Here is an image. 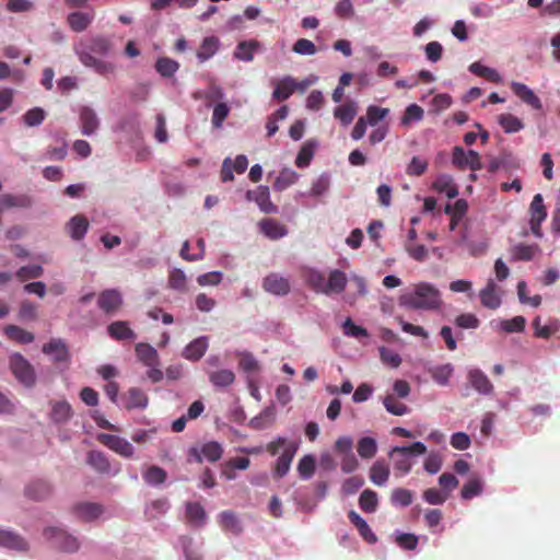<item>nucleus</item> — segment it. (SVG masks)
Listing matches in <instances>:
<instances>
[{
	"label": "nucleus",
	"instance_id": "f257e3e1",
	"mask_svg": "<svg viewBox=\"0 0 560 560\" xmlns=\"http://www.w3.org/2000/svg\"><path fill=\"white\" fill-rule=\"evenodd\" d=\"M400 306L410 310L435 311L442 305L440 291L431 283L420 282L399 296Z\"/></svg>",
	"mask_w": 560,
	"mask_h": 560
},
{
	"label": "nucleus",
	"instance_id": "f03ea898",
	"mask_svg": "<svg viewBox=\"0 0 560 560\" xmlns=\"http://www.w3.org/2000/svg\"><path fill=\"white\" fill-rule=\"evenodd\" d=\"M110 47L112 44L108 38L96 36L91 38L81 49L77 50V54L82 65L94 69L98 74L106 75L114 72V65L94 57L93 54L105 56L109 52Z\"/></svg>",
	"mask_w": 560,
	"mask_h": 560
},
{
	"label": "nucleus",
	"instance_id": "7ed1b4c3",
	"mask_svg": "<svg viewBox=\"0 0 560 560\" xmlns=\"http://www.w3.org/2000/svg\"><path fill=\"white\" fill-rule=\"evenodd\" d=\"M427 452V446L422 442H415L408 446H395L389 455L395 457L394 467L401 474H408L411 470L412 463L409 458L410 455H423Z\"/></svg>",
	"mask_w": 560,
	"mask_h": 560
},
{
	"label": "nucleus",
	"instance_id": "20e7f679",
	"mask_svg": "<svg viewBox=\"0 0 560 560\" xmlns=\"http://www.w3.org/2000/svg\"><path fill=\"white\" fill-rule=\"evenodd\" d=\"M9 363L11 372L22 384L26 387H32L35 384V371L21 353L15 352L11 354Z\"/></svg>",
	"mask_w": 560,
	"mask_h": 560
},
{
	"label": "nucleus",
	"instance_id": "39448f33",
	"mask_svg": "<svg viewBox=\"0 0 560 560\" xmlns=\"http://www.w3.org/2000/svg\"><path fill=\"white\" fill-rule=\"evenodd\" d=\"M452 163L459 170L469 168L471 171H479L482 168L479 153L475 150L465 151L462 147H454Z\"/></svg>",
	"mask_w": 560,
	"mask_h": 560
},
{
	"label": "nucleus",
	"instance_id": "423d86ee",
	"mask_svg": "<svg viewBox=\"0 0 560 560\" xmlns=\"http://www.w3.org/2000/svg\"><path fill=\"white\" fill-rule=\"evenodd\" d=\"M529 225L530 231L536 237H542L541 223L547 218V210L540 194L534 196L529 205Z\"/></svg>",
	"mask_w": 560,
	"mask_h": 560
},
{
	"label": "nucleus",
	"instance_id": "0eeeda50",
	"mask_svg": "<svg viewBox=\"0 0 560 560\" xmlns=\"http://www.w3.org/2000/svg\"><path fill=\"white\" fill-rule=\"evenodd\" d=\"M44 536L47 539L52 540L54 546L63 551L73 552L79 549L77 538L67 534L61 528L48 527L44 530Z\"/></svg>",
	"mask_w": 560,
	"mask_h": 560
},
{
	"label": "nucleus",
	"instance_id": "6e6552de",
	"mask_svg": "<svg viewBox=\"0 0 560 560\" xmlns=\"http://www.w3.org/2000/svg\"><path fill=\"white\" fill-rule=\"evenodd\" d=\"M98 441L122 457L131 458L135 454L132 444L118 435L102 433L98 435Z\"/></svg>",
	"mask_w": 560,
	"mask_h": 560
},
{
	"label": "nucleus",
	"instance_id": "1a4fd4ad",
	"mask_svg": "<svg viewBox=\"0 0 560 560\" xmlns=\"http://www.w3.org/2000/svg\"><path fill=\"white\" fill-rule=\"evenodd\" d=\"M246 199L248 201H255L264 213H277L278 207L270 200V192L267 186H258L254 190L246 192Z\"/></svg>",
	"mask_w": 560,
	"mask_h": 560
},
{
	"label": "nucleus",
	"instance_id": "9d476101",
	"mask_svg": "<svg viewBox=\"0 0 560 560\" xmlns=\"http://www.w3.org/2000/svg\"><path fill=\"white\" fill-rule=\"evenodd\" d=\"M97 305L106 314L115 313L122 305L120 292L116 289L102 291L97 299Z\"/></svg>",
	"mask_w": 560,
	"mask_h": 560
},
{
	"label": "nucleus",
	"instance_id": "9b49d317",
	"mask_svg": "<svg viewBox=\"0 0 560 560\" xmlns=\"http://www.w3.org/2000/svg\"><path fill=\"white\" fill-rule=\"evenodd\" d=\"M262 289L270 294L282 296L290 292L291 285L287 278L273 272L264 278Z\"/></svg>",
	"mask_w": 560,
	"mask_h": 560
},
{
	"label": "nucleus",
	"instance_id": "f8f14e48",
	"mask_svg": "<svg viewBox=\"0 0 560 560\" xmlns=\"http://www.w3.org/2000/svg\"><path fill=\"white\" fill-rule=\"evenodd\" d=\"M248 166V160L245 155L240 154L232 161L230 158H226L221 167V180L223 183L232 182L234 179L233 171L238 174H242L246 171Z\"/></svg>",
	"mask_w": 560,
	"mask_h": 560
},
{
	"label": "nucleus",
	"instance_id": "ddd939ff",
	"mask_svg": "<svg viewBox=\"0 0 560 560\" xmlns=\"http://www.w3.org/2000/svg\"><path fill=\"white\" fill-rule=\"evenodd\" d=\"M223 454V448L220 443L215 441H211L205 443L200 450L191 448L190 455L195 458L197 463H201L203 458L209 462H217L221 458Z\"/></svg>",
	"mask_w": 560,
	"mask_h": 560
},
{
	"label": "nucleus",
	"instance_id": "4468645a",
	"mask_svg": "<svg viewBox=\"0 0 560 560\" xmlns=\"http://www.w3.org/2000/svg\"><path fill=\"white\" fill-rule=\"evenodd\" d=\"M296 450H298V445L294 442H290L285 446L282 454L277 459V463H276V466L273 469V476L276 478H282L288 474V471L290 470L291 463L296 453Z\"/></svg>",
	"mask_w": 560,
	"mask_h": 560
},
{
	"label": "nucleus",
	"instance_id": "2eb2a0df",
	"mask_svg": "<svg viewBox=\"0 0 560 560\" xmlns=\"http://www.w3.org/2000/svg\"><path fill=\"white\" fill-rule=\"evenodd\" d=\"M511 90L522 102L530 106L533 109L540 110L542 108L540 98L526 84L512 82Z\"/></svg>",
	"mask_w": 560,
	"mask_h": 560
},
{
	"label": "nucleus",
	"instance_id": "dca6fc26",
	"mask_svg": "<svg viewBox=\"0 0 560 560\" xmlns=\"http://www.w3.org/2000/svg\"><path fill=\"white\" fill-rule=\"evenodd\" d=\"M479 298L481 305L489 310H497L502 303L501 296L498 293V287L492 279H490L487 282V285L480 290Z\"/></svg>",
	"mask_w": 560,
	"mask_h": 560
},
{
	"label": "nucleus",
	"instance_id": "f3484780",
	"mask_svg": "<svg viewBox=\"0 0 560 560\" xmlns=\"http://www.w3.org/2000/svg\"><path fill=\"white\" fill-rule=\"evenodd\" d=\"M468 381L474 389L481 395H490L493 393V385L489 377L479 369L468 371Z\"/></svg>",
	"mask_w": 560,
	"mask_h": 560
},
{
	"label": "nucleus",
	"instance_id": "a211bd4d",
	"mask_svg": "<svg viewBox=\"0 0 560 560\" xmlns=\"http://www.w3.org/2000/svg\"><path fill=\"white\" fill-rule=\"evenodd\" d=\"M138 360L148 368L160 365V355L158 351L149 343L139 342L135 347Z\"/></svg>",
	"mask_w": 560,
	"mask_h": 560
},
{
	"label": "nucleus",
	"instance_id": "6ab92c4d",
	"mask_svg": "<svg viewBox=\"0 0 560 560\" xmlns=\"http://www.w3.org/2000/svg\"><path fill=\"white\" fill-rule=\"evenodd\" d=\"M42 350L45 354L51 355L55 362H66L70 358L66 342L59 338L45 343Z\"/></svg>",
	"mask_w": 560,
	"mask_h": 560
},
{
	"label": "nucleus",
	"instance_id": "aec40b11",
	"mask_svg": "<svg viewBox=\"0 0 560 560\" xmlns=\"http://www.w3.org/2000/svg\"><path fill=\"white\" fill-rule=\"evenodd\" d=\"M79 116L82 135L91 136L98 129L100 119L93 108L89 106L81 107Z\"/></svg>",
	"mask_w": 560,
	"mask_h": 560
},
{
	"label": "nucleus",
	"instance_id": "412c9836",
	"mask_svg": "<svg viewBox=\"0 0 560 560\" xmlns=\"http://www.w3.org/2000/svg\"><path fill=\"white\" fill-rule=\"evenodd\" d=\"M208 349V337H199L190 341L183 350L182 355L189 361H199Z\"/></svg>",
	"mask_w": 560,
	"mask_h": 560
},
{
	"label": "nucleus",
	"instance_id": "4be33fe9",
	"mask_svg": "<svg viewBox=\"0 0 560 560\" xmlns=\"http://www.w3.org/2000/svg\"><path fill=\"white\" fill-rule=\"evenodd\" d=\"M259 228L260 231L270 240H279L288 234L285 225L270 218L260 220Z\"/></svg>",
	"mask_w": 560,
	"mask_h": 560
},
{
	"label": "nucleus",
	"instance_id": "5701e85b",
	"mask_svg": "<svg viewBox=\"0 0 560 560\" xmlns=\"http://www.w3.org/2000/svg\"><path fill=\"white\" fill-rule=\"evenodd\" d=\"M89 225V221L84 215L77 214L70 219L66 225V229L71 238L74 241H80L86 234Z\"/></svg>",
	"mask_w": 560,
	"mask_h": 560
},
{
	"label": "nucleus",
	"instance_id": "b1692460",
	"mask_svg": "<svg viewBox=\"0 0 560 560\" xmlns=\"http://www.w3.org/2000/svg\"><path fill=\"white\" fill-rule=\"evenodd\" d=\"M298 82L292 77H285L275 83L272 97L278 101L288 100L296 91Z\"/></svg>",
	"mask_w": 560,
	"mask_h": 560
},
{
	"label": "nucleus",
	"instance_id": "393cba45",
	"mask_svg": "<svg viewBox=\"0 0 560 560\" xmlns=\"http://www.w3.org/2000/svg\"><path fill=\"white\" fill-rule=\"evenodd\" d=\"M107 332L115 340H133L137 337L136 332L125 320L113 322L108 325Z\"/></svg>",
	"mask_w": 560,
	"mask_h": 560
},
{
	"label": "nucleus",
	"instance_id": "a878e982",
	"mask_svg": "<svg viewBox=\"0 0 560 560\" xmlns=\"http://www.w3.org/2000/svg\"><path fill=\"white\" fill-rule=\"evenodd\" d=\"M346 273L338 269L331 270L326 282V290H324V294L330 295L332 293H341L346 289Z\"/></svg>",
	"mask_w": 560,
	"mask_h": 560
},
{
	"label": "nucleus",
	"instance_id": "bb28decb",
	"mask_svg": "<svg viewBox=\"0 0 560 560\" xmlns=\"http://www.w3.org/2000/svg\"><path fill=\"white\" fill-rule=\"evenodd\" d=\"M33 201L27 195L4 194L0 196V210L10 208H30Z\"/></svg>",
	"mask_w": 560,
	"mask_h": 560
},
{
	"label": "nucleus",
	"instance_id": "cd10ccee",
	"mask_svg": "<svg viewBox=\"0 0 560 560\" xmlns=\"http://www.w3.org/2000/svg\"><path fill=\"white\" fill-rule=\"evenodd\" d=\"M432 188L440 194H445L447 198L453 199L458 195V189L453 182V177L442 174L432 183Z\"/></svg>",
	"mask_w": 560,
	"mask_h": 560
},
{
	"label": "nucleus",
	"instance_id": "c85d7f7f",
	"mask_svg": "<svg viewBox=\"0 0 560 560\" xmlns=\"http://www.w3.org/2000/svg\"><path fill=\"white\" fill-rule=\"evenodd\" d=\"M349 521L357 527L361 537L369 544H375L377 540L376 535L372 532L369 524L355 512L348 513Z\"/></svg>",
	"mask_w": 560,
	"mask_h": 560
},
{
	"label": "nucleus",
	"instance_id": "c756f323",
	"mask_svg": "<svg viewBox=\"0 0 560 560\" xmlns=\"http://www.w3.org/2000/svg\"><path fill=\"white\" fill-rule=\"evenodd\" d=\"M149 398L147 394L138 388L131 387L126 394V409H144L148 406Z\"/></svg>",
	"mask_w": 560,
	"mask_h": 560
},
{
	"label": "nucleus",
	"instance_id": "7c9ffc66",
	"mask_svg": "<svg viewBox=\"0 0 560 560\" xmlns=\"http://www.w3.org/2000/svg\"><path fill=\"white\" fill-rule=\"evenodd\" d=\"M93 19V13L77 11L70 13L67 18V21L70 28L79 33L85 31L92 23Z\"/></svg>",
	"mask_w": 560,
	"mask_h": 560
},
{
	"label": "nucleus",
	"instance_id": "2f4dec72",
	"mask_svg": "<svg viewBox=\"0 0 560 560\" xmlns=\"http://www.w3.org/2000/svg\"><path fill=\"white\" fill-rule=\"evenodd\" d=\"M0 546L18 550L25 551L27 550V542L19 535L13 532L1 530L0 529Z\"/></svg>",
	"mask_w": 560,
	"mask_h": 560
},
{
	"label": "nucleus",
	"instance_id": "473e14b6",
	"mask_svg": "<svg viewBox=\"0 0 560 560\" xmlns=\"http://www.w3.org/2000/svg\"><path fill=\"white\" fill-rule=\"evenodd\" d=\"M4 334L5 336L20 345H27L34 341L35 337L32 332L21 328L16 325H7L4 327Z\"/></svg>",
	"mask_w": 560,
	"mask_h": 560
},
{
	"label": "nucleus",
	"instance_id": "72a5a7b5",
	"mask_svg": "<svg viewBox=\"0 0 560 560\" xmlns=\"http://www.w3.org/2000/svg\"><path fill=\"white\" fill-rule=\"evenodd\" d=\"M219 38L215 36H208L203 38L198 51H197V58L200 62H205L211 57H213L217 51L219 50Z\"/></svg>",
	"mask_w": 560,
	"mask_h": 560
},
{
	"label": "nucleus",
	"instance_id": "f704fd0d",
	"mask_svg": "<svg viewBox=\"0 0 560 560\" xmlns=\"http://www.w3.org/2000/svg\"><path fill=\"white\" fill-rule=\"evenodd\" d=\"M72 417V408L66 400L51 402L50 418L56 423L67 422Z\"/></svg>",
	"mask_w": 560,
	"mask_h": 560
},
{
	"label": "nucleus",
	"instance_id": "c9c22d12",
	"mask_svg": "<svg viewBox=\"0 0 560 560\" xmlns=\"http://www.w3.org/2000/svg\"><path fill=\"white\" fill-rule=\"evenodd\" d=\"M73 510L77 516L84 521H93L103 513V509L100 504L89 502L79 503Z\"/></svg>",
	"mask_w": 560,
	"mask_h": 560
},
{
	"label": "nucleus",
	"instance_id": "e433bc0d",
	"mask_svg": "<svg viewBox=\"0 0 560 560\" xmlns=\"http://www.w3.org/2000/svg\"><path fill=\"white\" fill-rule=\"evenodd\" d=\"M540 250L537 244L527 245L520 243L512 247L511 254L514 260L529 261Z\"/></svg>",
	"mask_w": 560,
	"mask_h": 560
},
{
	"label": "nucleus",
	"instance_id": "4c0bfd02",
	"mask_svg": "<svg viewBox=\"0 0 560 560\" xmlns=\"http://www.w3.org/2000/svg\"><path fill=\"white\" fill-rule=\"evenodd\" d=\"M51 488L44 480H37L30 483L25 489V494L36 501L44 500L49 497Z\"/></svg>",
	"mask_w": 560,
	"mask_h": 560
},
{
	"label": "nucleus",
	"instance_id": "58836bf2",
	"mask_svg": "<svg viewBox=\"0 0 560 560\" xmlns=\"http://www.w3.org/2000/svg\"><path fill=\"white\" fill-rule=\"evenodd\" d=\"M209 381L215 387H228L235 381V374L232 370L222 369L208 372Z\"/></svg>",
	"mask_w": 560,
	"mask_h": 560
},
{
	"label": "nucleus",
	"instance_id": "ea45409f",
	"mask_svg": "<svg viewBox=\"0 0 560 560\" xmlns=\"http://www.w3.org/2000/svg\"><path fill=\"white\" fill-rule=\"evenodd\" d=\"M518 167L517 162L514 156L510 152H503L500 156L494 158L490 161L488 165V171L490 173H495L500 168L511 170Z\"/></svg>",
	"mask_w": 560,
	"mask_h": 560
},
{
	"label": "nucleus",
	"instance_id": "a19ab883",
	"mask_svg": "<svg viewBox=\"0 0 560 560\" xmlns=\"http://www.w3.org/2000/svg\"><path fill=\"white\" fill-rule=\"evenodd\" d=\"M355 115L357 105L352 101L336 107L334 110L335 118L338 119L343 126L350 125L354 119Z\"/></svg>",
	"mask_w": 560,
	"mask_h": 560
},
{
	"label": "nucleus",
	"instance_id": "79ce46f5",
	"mask_svg": "<svg viewBox=\"0 0 560 560\" xmlns=\"http://www.w3.org/2000/svg\"><path fill=\"white\" fill-rule=\"evenodd\" d=\"M497 121L506 133H515L524 128L523 121L510 113L499 115Z\"/></svg>",
	"mask_w": 560,
	"mask_h": 560
},
{
	"label": "nucleus",
	"instance_id": "37998d69",
	"mask_svg": "<svg viewBox=\"0 0 560 560\" xmlns=\"http://www.w3.org/2000/svg\"><path fill=\"white\" fill-rule=\"evenodd\" d=\"M389 478V468L383 460H376L370 469L371 481L381 487L384 486Z\"/></svg>",
	"mask_w": 560,
	"mask_h": 560
},
{
	"label": "nucleus",
	"instance_id": "c03bdc74",
	"mask_svg": "<svg viewBox=\"0 0 560 560\" xmlns=\"http://www.w3.org/2000/svg\"><path fill=\"white\" fill-rule=\"evenodd\" d=\"M454 372V368L451 363L433 366L429 369V373L432 380L441 385L446 386L450 382V378Z\"/></svg>",
	"mask_w": 560,
	"mask_h": 560
},
{
	"label": "nucleus",
	"instance_id": "a18cd8bd",
	"mask_svg": "<svg viewBox=\"0 0 560 560\" xmlns=\"http://www.w3.org/2000/svg\"><path fill=\"white\" fill-rule=\"evenodd\" d=\"M86 462L96 471L107 474L110 470V464L106 455L100 451H91L88 454Z\"/></svg>",
	"mask_w": 560,
	"mask_h": 560
},
{
	"label": "nucleus",
	"instance_id": "49530a36",
	"mask_svg": "<svg viewBox=\"0 0 560 560\" xmlns=\"http://www.w3.org/2000/svg\"><path fill=\"white\" fill-rule=\"evenodd\" d=\"M359 506L365 513H374L378 506L377 493L371 489L363 490L359 497Z\"/></svg>",
	"mask_w": 560,
	"mask_h": 560
},
{
	"label": "nucleus",
	"instance_id": "de8ad7c7",
	"mask_svg": "<svg viewBox=\"0 0 560 560\" xmlns=\"http://www.w3.org/2000/svg\"><path fill=\"white\" fill-rule=\"evenodd\" d=\"M143 480L151 486H159L165 482L166 471L156 465L149 466L142 474Z\"/></svg>",
	"mask_w": 560,
	"mask_h": 560
},
{
	"label": "nucleus",
	"instance_id": "09e8293b",
	"mask_svg": "<svg viewBox=\"0 0 560 560\" xmlns=\"http://www.w3.org/2000/svg\"><path fill=\"white\" fill-rule=\"evenodd\" d=\"M469 71L493 83H500L502 81L500 73L495 69L486 67L480 62L471 63L469 66Z\"/></svg>",
	"mask_w": 560,
	"mask_h": 560
},
{
	"label": "nucleus",
	"instance_id": "8fccbe9b",
	"mask_svg": "<svg viewBox=\"0 0 560 560\" xmlns=\"http://www.w3.org/2000/svg\"><path fill=\"white\" fill-rule=\"evenodd\" d=\"M186 517L196 526L203 525L206 521V511L198 502H188L186 504Z\"/></svg>",
	"mask_w": 560,
	"mask_h": 560
},
{
	"label": "nucleus",
	"instance_id": "3c124183",
	"mask_svg": "<svg viewBox=\"0 0 560 560\" xmlns=\"http://www.w3.org/2000/svg\"><path fill=\"white\" fill-rule=\"evenodd\" d=\"M299 178V174L291 168H283L273 183L275 190L282 191L292 186Z\"/></svg>",
	"mask_w": 560,
	"mask_h": 560
},
{
	"label": "nucleus",
	"instance_id": "603ef678",
	"mask_svg": "<svg viewBox=\"0 0 560 560\" xmlns=\"http://www.w3.org/2000/svg\"><path fill=\"white\" fill-rule=\"evenodd\" d=\"M258 46L259 43L256 40L241 42L234 51V57L238 60L252 61L254 59V52Z\"/></svg>",
	"mask_w": 560,
	"mask_h": 560
},
{
	"label": "nucleus",
	"instance_id": "864d4df0",
	"mask_svg": "<svg viewBox=\"0 0 560 560\" xmlns=\"http://www.w3.org/2000/svg\"><path fill=\"white\" fill-rule=\"evenodd\" d=\"M358 454L361 458L370 459L373 458L377 452V444L375 439L364 436L358 441Z\"/></svg>",
	"mask_w": 560,
	"mask_h": 560
},
{
	"label": "nucleus",
	"instance_id": "5fc2aeb1",
	"mask_svg": "<svg viewBox=\"0 0 560 560\" xmlns=\"http://www.w3.org/2000/svg\"><path fill=\"white\" fill-rule=\"evenodd\" d=\"M179 69V63L168 57H161L155 62V70L164 78H171Z\"/></svg>",
	"mask_w": 560,
	"mask_h": 560
},
{
	"label": "nucleus",
	"instance_id": "6e6d98bb",
	"mask_svg": "<svg viewBox=\"0 0 560 560\" xmlns=\"http://www.w3.org/2000/svg\"><path fill=\"white\" fill-rule=\"evenodd\" d=\"M220 524L223 529L235 535L240 534L243 529L237 516L231 511H224L220 514Z\"/></svg>",
	"mask_w": 560,
	"mask_h": 560
},
{
	"label": "nucleus",
	"instance_id": "4d7b16f0",
	"mask_svg": "<svg viewBox=\"0 0 560 560\" xmlns=\"http://www.w3.org/2000/svg\"><path fill=\"white\" fill-rule=\"evenodd\" d=\"M413 493L405 488H395L390 494V502L395 506H409L412 503Z\"/></svg>",
	"mask_w": 560,
	"mask_h": 560
},
{
	"label": "nucleus",
	"instance_id": "13d9d810",
	"mask_svg": "<svg viewBox=\"0 0 560 560\" xmlns=\"http://www.w3.org/2000/svg\"><path fill=\"white\" fill-rule=\"evenodd\" d=\"M482 492V481L478 477H471L462 488L460 495L464 500H470Z\"/></svg>",
	"mask_w": 560,
	"mask_h": 560
},
{
	"label": "nucleus",
	"instance_id": "bf43d9fd",
	"mask_svg": "<svg viewBox=\"0 0 560 560\" xmlns=\"http://www.w3.org/2000/svg\"><path fill=\"white\" fill-rule=\"evenodd\" d=\"M526 319L523 316H515L511 319H502L499 327L504 332H522L525 329Z\"/></svg>",
	"mask_w": 560,
	"mask_h": 560
},
{
	"label": "nucleus",
	"instance_id": "052dcab7",
	"mask_svg": "<svg viewBox=\"0 0 560 560\" xmlns=\"http://www.w3.org/2000/svg\"><path fill=\"white\" fill-rule=\"evenodd\" d=\"M230 110V106L224 102H220L217 105H214L211 117L212 126L217 129L221 128L224 120L229 116Z\"/></svg>",
	"mask_w": 560,
	"mask_h": 560
},
{
	"label": "nucleus",
	"instance_id": "680f3d73",
	"mask_svg": "<svg viewBox=\"0 0 560 560\" xmlns=\"http://www.w3.org/2000/svg\"><path fill=\"white\" fill-rule=\"evenodd\" d=\"M383 404L385 409L392 415L404 416L409 412V408L405 404L397 401L393 395H387Z\"/></svg>",
	"mask_w": 560,
	"mask_h": 560
},
{
	"label": "nucleus",
	"instance_id": "e2e57ef3",
	"mask_svg": "<svg viewBox=\"0 0 560 560\" xmlns=\"http://www.w3.org/2000/svg\"><path fill=\"white\" fill-rule=\"evenodd\" d=\"M326 282H327V279L323 272H320L318 270H310L308 271L307 283L314 291L324 294V290H326Z\"/></svg>",
	"mask_w": 560,
	"mask_h": 560
},
{
	"label": "nucleus",
	"instance_id": "0e129e2a",
	"mask_svg": "<svg viewBox=\"0 0 560 560\" xmlns=\"http://www.w3.org/2000/svg\"><path fill=\"white\" fill-rule=\"evenodd\" d=\"M424 112L421 106L417 104H410L407 106L404 116L401 117V124L408 126L411 121H420L423 118Z\"/></svg>",
	"mask_w": 560,
	"mask_h": 560
},
{
	"label": "nucleus",
	"instance_id": "69168bd1",
	"mask_svg": "<svg viewBox=\"0 0 560 560\" xmlns=\"http://www.w3.org/2000/svg\"><path fill=\"white\" fill-rule=\"evenodd\" d=\"M43 267L39 265L23 266L16 271V277L20 281L39 278L43 275Z\"/></svg>",
	"mask_w": 560,
	"mask_h": 560
},
{
	"label": "nucleus",
	"instance_id": "338daca9",
	"mask_svg": "<svg viewBox=\"0 0 560 560\" xmlns=\"http://www.w3.org/2000/svg\"><path fill=\"white\" fill-rule=\"evenodd\" d=\"M298 471L303 479H308L315 471V459L311 455L303 456L298 465Z\"/></svg>",
	"mask_w": 560,
	"mask_h": 560
},
{
	"label": "nucleus",
	"instance_id": "774afa93",
	"mask_svg": "<svg viewBox=\"0 0 560 560\" xmlns=\"http://www.w3.org/2000/svg\"><path fill=\"white\" fill-rule=\"evenodd\" d=\"M389 113L388 108L371 105L366 109V122L375 126L380 120L384 119Z\"/></svg>",
	"mask_w": 560,
	"mask_h": 560
}]
</instances>
